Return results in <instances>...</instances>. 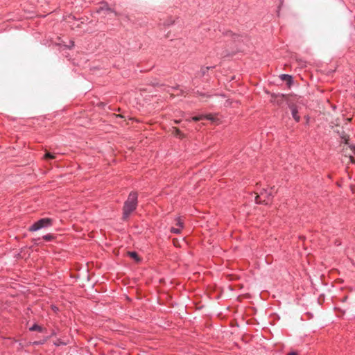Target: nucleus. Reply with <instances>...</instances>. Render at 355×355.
I'll use <instances>...</instances> for the list:
<instances>
[{"label": "nucleus", "instance_id": "nucleus-1", "mask_svg": "<svg viewBox=\"0 0 355 355\" xmlns=\"http://www.w3.org/2000/svg\"><path fill=\"white\" fill-rule=\"evenodd\" d=\"M137 206V193L131 192L126 201L124 203L123 208V219L128 220L129 216L135 210Z\"/></svg>", "mask_w": 355, "mask_h": 355}, {"label": "nucleus", "instance_id": "nucleus-2", "mask_svg": "<svg viewBox=\"0 0 355 355\" xmlns=\"http://www.w3.org/2000/svg\"><path fill=\"white\" fill-rule=\"evenodd\" d=\"M255 202L257 204L268 205L272 200V193L271 191L263 189L259 194L255 193Z\"/></svg>", "mask_w": 355, "mask_h": 355}, {"label": "nucleus", "instance_id": "nucleus-3", "mask_svg": "<svg viewBox=\"0 0 355 355\" xmlns=\"http://www.w3.org/2000/svg\"><path fill=\"white\" fill-rule=\"evenodd\" d=\"M334 131L336 132L339 135L340 137H341L342 139H343L345 141V144H348V138L349 137L347 136V134H345V132L343 130L342 128H340V126L338 125H336L335 129H334Z\"/></svg>", "mask_w": 355, "mask_h": 355}, {"label": "nucleus", "instance_id": "nucleus-4", "mask_svg": "<svg viewBox=\"0 0 355 355\" xmlns=\"http://www.w3.org/2000/svg\"><path fill=\"white\" fill-rule=\"evenodd\" d=\"M45 224L48 223H33V225L30 227L31 231H36L40 230V228L44 227Z\"/></svg>", "mask_w": 355, "mask_h": 355}, {"label": "nucleus", "instance_id": "nucleus-5", "mask_svg": "<svg viewBox=\"0 0 355 355\" xmlns=\"http://www.w3.org/2000/svg\"><path fill=\"white\" fill-rule=\"evenodd\" d=\"M183 223H177V225H178V227H172L171 229V232H173V233H175V234H178L181 232L182 229L183 228V225H182Z\"/></svg>", "mask_w": 355, "mask_h": 355}, {"label": "nucleus", "instance_id": "nucleus-6", "mask_svg": "<svg viewBox=\"0 0 355 355\" xmlns=\"http://www.w3.org/2000/svg\"><path fill=\"white\" fill-rule=\"evenodd\" d=\"M128 254L137 262H139L140 261V259L136 252H128Z\"/></svg>", "mask_w": 355, "mask_h": 355}, {"label": "nucleus", "instance_id": "nucleus-7", "mask_svg": "<svg viewBox=\"0 0 355 355\" xmlns=\"http://www.w3.org/2000/svg\"><path fill=\"white\" fill-rule=\"evenodd\" d=\"M172 133L175 135V136H178L179 137H184V135L181 132V131L176 127H173V131Z\"/></svg>", "mask_w": 355, "mask_h": 355}, {"label": "nucleus", "instance_id": "nucleus-8", "mask_svg": "<svg viewBox=\"0 0 355 355\" xmlns=\"http://www.w3.org/2000/svg\"><path fill=\"white\" fill-rule=\"evenodd\" d=\"M281 79L282 80L286 81L288 85H290L292 82V77L287 74H283L281 76Z\"/></svg>", "mask_w": 355, "mask_h": 355}, {"label": "nucleus", "instance_id": "nucleus-9", "mask_svg": "<svg viewBox=\"0 0 355 355\" xmlns=\"http://www.w3.org/2000/svg\"><path fill=\"white\" fill-rule=\"evenodd\" d=\"M292 115L296 121H300V116L297 114V110H296L295 107L292 108Z\"/></svg>", "mask_w": 355, "mask_h": 355}, {"label": "nucleus", "instance_id": "nucleus-10", "mask_svg": "<svg viewBox=\"0 0 355 355\" xmlns=\"http://www.w3.org/2000/svg\"><path fill=\"white\" fill-rule=\"evenodd\" d=\"M101 9L102 10H107V11H109V12H114L115 14V15H118L117 12H114L113 10H112L107 5H104L103 6H102L101 8Z\"/></svg>", "mask_w": 355, "mask_h": 355}, {"label": "nucleus", "instance_id": "nucleus-11", "mask_svg": "<svg viewBox=\"0 0 355 355\" xmlns=\"http://www.w3.org/2000/svg\"><path fill=\"white\" fill-rule=\"evenodd\" d=\"M31 331H40L42 330V327L37 324H34L30 328Z\"/></svg>", "mask_w": 355, "mask_h": 355}, {"label": "nucleus", "instance_id": "nucleus-12", "mask_svg": "<svg viewBox=\"0 0 355 355\" xmlns=\"http://www.w3.org/2000/svg\"><path fill=\"white\" fill-rule=\"evenodd\" d=\"M205 119V115H200V116H193L192 118V120H193L195 121H198L202 120V119Z\"/></svg>", "mask_w": 355, "mask_h": 355}, {"label": "nucleus", "instance_id": "nucleus-13", "mask_svg": "<svg viewBox=\"0 0 355 355\" xmlns=\"http://www.w3.org/2000/svg\"><path fill=\"white\" fill-rule=\"evenodd\" d=\"M44 158L45 159H54L55 158V155L50 153H46L45 155H44Z\"/></svg>", "mask_w": 355, "mask_h": 355}, {"label": "nucleus", "instance_id": "nucleus-14", "mask_svg": "<svg viewBox=\"0 0 355 355\" xmlns=\"http://www.w3.org/2000/svg\"><path fill=\"white\" fill-rule=\"evenodd\" d=\"M36 222H40V223H42V222H52V220L51 218H43L39 219Z\"/></svg>", "mask_w": 355, "mask_h": 355}, {"label": "nucleus", "instance_id": "nucleus-15", "mask_svg": "<svg viewBox=\"0 0 355 355\" xmlns=\"http://www.w3.org/2000/svg\"><path fill=\"white\" fill-rule=\"evenodd\" d=\"M173 24H174V20H173L171 19H170L164 22V25L168 26H169Z\"/></svg>", "mask_w": 355, "mask_h": 355}, {"label": "nucleus", "instance_id": "nucleus-16", "mask_svg": "<svg viewBox=\"0 0 355 355\" xmlns=\"http://www.w3.org/2000/svg\"><path fill=\"white\" fill-rule=\"evenodd\" d=\"M205 119H208V120H210V121H214V116L211 114H208V115H205Z\"/></svg>", "mask_w": 355, "mask_h": 355}, {"label": "nucleus", "instance_id": "nucleus-17", "mask_svg": "<svg viewBox=\"0 0 355 355\" xmlns=\"http://www.w3.org/2000/svg\"><path fill=\"white\" fill-rule=\"evenodd\" d=\"M46 241H51L53 239V236L51 234H46L43 237Z\"/></svg>", "mask_w": 355, "mask_h": 355}, {"label": "nucleus", "instance_id": "nucleus-18", "mask_svg": "<svg viewBox=\"0 0 355 355\" xmlns=\"http://www.w3.org/2000/svg\"><path fill=\"white\" fill-rule=\"evenodd\" d=\"M288 355H297L295 352H291Z\"/></svg>", "mask_w": 355, "mask_h": 355}, {"label": "nucleus", "instance_id": "nucleus-19", "mask_svg": "<svg viewBox=\"0 0 355 355\" xmlns=\"http://www.w3.org/2000/svg\"><path fill=\"white\" fill-rule=\"evenodd\" d=\"M352 149L354 151H355V146H353L352 147Z\"/></svg>", "mask_w": 355, "mask_h": 355}, {"label": "nucleus", "instance_id": "nucleus-20", "mask_svg": "<svg viewBox=\"0 0 355 355\" xmlns=\"http://www.w3.org/2000/svg\"><path fill=\"white\" fill-rule=\"evenodd\" d=\"M179 122H180L179 121H175V123L176 124L179 123Z\"/></svg>", "mask_w": 355, "mask_h": 355}]
</instances>
